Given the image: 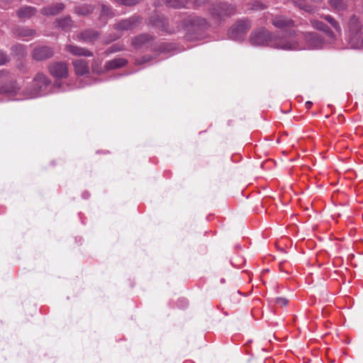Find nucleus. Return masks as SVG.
I'll return each mask as SVG.
<instances>
[{"label": "nucleus", "instance_id": "39", "mask_svg": "<svg viewBox=\"0 0 363 363\" xmlns=\"http://www.w3.org/2000/svg\"><path fill=\"white\" fill-rule=\"evenodd\" d=\"M220 281H221V283H224V282H225V280H224L223 279H222L220 280Z\"/></svg>", "mask_w": 363, "mask_h": 363}, {"label": "nucleus", "instance_id": "2", "mask_svg": "<svg viewBox=\"0 0 363 363\" xmlns=\"http://www.w3.org/2000/svg\"><path fill=\"white\" fill-rule=\"evenodd\" d=\"M296 42L298 48L293 49H320L324 44L323 40L315 33H306L303 34H297L294 32L288 33V43Z\"/></svg>", "mask_w": 363, "mask_h": 363}, {"label": "nucleus", "instance_id": "10", "mask_svg": "<svg viewBox=\"0 0 363 363\" xmlns=\"http://www.w3.org/2000/svg\"><path fill=\"white\" fill-rule=\"evenodd\" d=\"M72 64L77 75H85L89 73V63L86 60L79 59L74 60Z\"/></svg>", "mask_w": 363, "mask_h": 363}, {"label": "nucleus", "instance_id": "17", "mask_svg": "<svg viewBox=\"0 0 363 363\" xmlns=\"http://www.w3.org/2000/svg\"><path fill=\"white\" fill-rule=\"evenodd\" d=\"M311 25L312 26L317 29V30H323V32L325 33V34L330 38H334V34L328 28V26L323 23V22L318 21V20H316V19H311Z\"/></svg>", "mask_w": 363, "mask_h": 363}, {"label": "nucleus", "instance_id": "1", "mask_svg": "<svg viewBox=\"0 0 363 363\" xmlns=\"http://www.w3.org/2000/svg\"><path fill=\"white\" fill-rule=\"evenodd\" d=\"M250 41L255 46L267 45L285 50L298 48L296 42L288 43V34L282 37L272 36L263 28L253 31L250 35Z\"/></svg>", "mask_w": 363, "mask_h": 363}, {"label": "nucleus", "instance_id": "30", "mask_svg": "<svg viewBox=\"0 0 363 363\" xmlns=\"http://www.w3.org/2000/svg\"><path fill=\"white\" fill-rule=\"evenodd\" d=\"M193 23L203 27L207 24V22L204 18L197 17L193 20Z\"/></svg>", "mask_w": 363, "mask_h": 363}, {"label": "nucleus", "instance_id": "11", "mask_svg": "<svg viewBox=\"0 0 363 363\" xmlns=\"http://www.w3.org/2000/svg\"><path fill=\"white\" fill-rule=\"evenodd\" d=\"M99 36V33L94 30H86L77 35V39L85 43H94Z\"/></svg>", "mask_w": 363, "mask_h": 363}, {"label": "nucleus", "instance_id": "6", "mask_svg": "<svg viewBox=\"0 0 363 363\" xmlns=\"http://www.w3.org/2000/svg\"><path fill=\"white\" fill-rule=\"evenodd\" d=\"M362 28V23L359 18L353 16L350 18L348 23V30L350 34V43L352 48H358L359 46V32Z\"/></svg>", "mask_w": 363, "mask_h": 363}, {"label": "nucleus", "instance_id": "21", "mask_svg": "<svg viewBox=\"0 0 363 363\" xmlns=\"http://www.w3.org/2000/svg\"><path fill=\"white\" fill-rule=\"evenodd\" d=\"M165 2L168 6L175 9L186 7L189 4L188 0H165Z\"/></svg>", "mask_w": 363, "mask_h": 363}, {"label": "nucleus", "instance_id": "8", "mask_svg": "<svg viewBox=\"0 0 363 363\" xmlns=\"http://www.w3.org/2000/svg\"><path fill=\"white\" fill-rule=\"evenodd\" d=\"M49 70L51 75L55 78H66L68 75V68L65 62H53L50 65Z\"/></svg>", "mask_w": 363, "mask_h": 363}, {"label": "nucleus", "instance_id": "38", "mask_svg": "<svg viewBox=\"0 0 363 363\" xmlns=\"http://www.w3.org/2000/svg\"><path fill=\"white\" fill-rule=\"evenodd\" d=\"M199 4H203L206 0H196Z\"/></svg>", "mask_w": 363, "mask_h": 363}, {"label": "nucleus", "instance_id": "26", "mask_svg": "<svg viewBox=\"0 0 363 363\" xmlns=\"http://www.w3.org/2000/svg\"><path fill=\"white\" fill-rule=\"evenodd\" d=\"M57 24L62 28H66L71 26L72 21L69 17L57 20Z\"/></svg>", "mask_w": 363, "mask_h": 363}, {"label": "nucleus", "instance_id": "18", "mask_svg": "<svg viewBox=\"0 0 363 363\" xmlns=\"http://www.w3.org/2000/svg\"><path fill=\"white\" fill-rule=\"evenodd\" d=\"M36 13V10L34 7L31 6H23L21 7L17 12L19 18L26 19L32 17Z\"/></svg>", "mask_w": 363, "mask_h": 363}, {"label": "nucleus", "instance_id": "5", "mask_svg": "<svg viewBox=\"0 0 363 363\" xmlns=\"http://www.w3.org/2000/svg\"><path fill=\"white\" fill-rule=\"evenodd\" d=\"M210 13L214 21L220 23L233 15L235 13V8L227 2H218L213 4Z\"/></svg>", "mask_w": 363, "mask_h": 363}, {"label": "nucleus", "instance_id": "28", "mask_svg": "<svg viewBox=\"0 0 363 363\" xmlns=\"http://www.w3.org/2000/svg\"><path fill=\"white\" fill-rule=\"evenodd\" d=\"M116 2L125 6H133L139 2L140 0H115Z\"/></svg>", "mask_w": 363, "mask_h": 363}, {"label": "nucleus", "instance_id": "3", "mask_svg": "<svg viewBox=\"0 0 363 363\" xmlns=\"http://www.w3.org/2000/svg\"><path fill=\"white\" fill-rule=\"evenodd\" d=\"M50 80L43 73H38L33 80L31 87L25 90L26 99H33L46 93Z\"/></svg>", "mask_w": 363, "mask_h": 363}, {"label": "nucleus", "instance_id": "32", "mask_svg": "<svg viewBox=\"0 0 363 363\" xmlns=\"http://www.w3.org/2000/svg\"><path fill=\"white\" fill-rule=\"evenodd\" d=\"M34 34V31L32 30H23L21 33L22 36H32Z\"/></svg>", "mask_w": 363, "mask_h": 363}, {"label": "nucleus", "instance_id": "13", "mask_svg": "<svg viewBox=\"0 0 363 363\" xmlns=\"http://www.w3.org/2000/svg\"><path fill=\"white\" fill-rule=\"evenodd\" d=\"M65 8L62 3H56L45 7L41 10V13L45 16H55L60 13Z\"/></svg>", "mask_w": 363, "mask_h": 363}, {"label": "nucleus", "instance_id": "19", "mask_svg": "<svg viewBox=\"0 0 363 363\" xmlns=\"http://www.w3.org/2000/svg\"><path fill=\"white\" fill-rule=\"evenodd\" d=\"M151 21L155 27L159 28L162 31L169 32L167 28V21L164 18L160 17L159 16H154L152 17Z\"/></svg>", "mask_w": 363, "mask_h": 363}, {"label": "nucleus", "instance_id": "20", "mask_svg": "<svg viewBox=\"0 0 363 363\" xmlns=\"http://www.w3.org/2000/svg\"><path fill=\"white\" fill-rule=\"evenodd\" d=\"M150 40L151 36L148 34H141L132 40V45L135 48H139Z\"/></svg>", "mask_w": 363, "mask_h": 363}, {"label": "nucleus", "instance_id": "16", "mask_svg": "<svg viewBox=\"0 0 363 363\" xmlns=\"http://www.w3.org/2000/svg\"><path fill=\"white\" fill-rule=\"evenodd\" d=\"M128 63L127 60L124 58H116L107 61L105 64V69L106 70L113 69L124 67Z\"/></svg>", "mask_w": 363, "mask_h": 363}, {"label": "nucleus", "instance_id": "23", "mask_svg": "<svg viewBox=\"0 0 363 363\" xmlns=\"http://www.w3.org/2000/svg\"><path fill=\"white\" fill-rule=\"evenodd\" d=\"M324 19L327 21L331 26L338 33L341 32L340 24L330 16L326 15L323 16Z\"/></svg>", "mask_w": 363, "mask_h": 363}, {"label": "nucleus", "instance_id": "14", "mask_svg": "<svg viewBox=\"0 0 363 363\" xmlns=\"http://www.w3.org/2000/svg\"><path fill=\"white\" fill-rule=\"evenodd\" d=\"M65 50L73 55L91 57L93 53L87 49L78 47L77 45H68L65 47Z\"/></svg>", "mask_w": 363, "mask_h": 363}, {"label": "nucleus", "instance_id": "36", "mask_svg": "<svg viewBox=\"0 0 363 363\" xmlns=\"http://www.w3.org/2000/svg\"><path fill=\"white\" fill-rule=\"evenodd\" d=\"M150 59L147 57H143V60L142 62H138V64H141V63H143V62H147L149 61Z\"/></svg>", "mask_w": 363, "mask_h": 363}, {"label": "nucleus", "instance_id": "37", "mask_svg": "<svg viewBox=\"0 0 363 363\" xmlns=\"http://www.w3.org/2000/svg\"><path fill=\"white\" fill-rule=\"evenodd\" d=\"M359 47L358 48H363V37H362L361 43H359Z\"/></svg>", "mask_w": 363, "mask_h": 363}, {"label": "nucleus", "instance_id": "27", "mask_svg": "<svg viewBox=\"0 0 363 363\" xmlns=\"http://www.w3.org/2000/svg\"><path fill=\"white\" fill-rule=\"evenodd\" d=\"M9 61L8 55L0 50V66L6 64Z\"/></svg>", "mask_w": 363, "mask_h": 363}, {"label": "nucleus", "instance_id": "9", "mask_svg": "<svg viewBox=\"0 0 363 363\" xmlns=\"http://www.w3.org/2000/svg\"><path fill=\"white\" fill-rule=\"evenodd\" d=\"M53 50L48 46L36 48L33 52V56L36 60H45L53 56Z\"/></svg>", "mask_w": 363, "mask_h": 363}, {"label": "nucleus", "instance_id": "4", "mask_svg": "<svg viewBox=\"0 0 363 363\" xmlns=\"http://www.w3.org/2000/svg\"><path fill=\"white\" fill-rule=\"evenodd\" d=\"M19 89L14 76L5 69L0 70V94L16 95Z\"/></svg>", "mask_w": 363, "mask_h": 363}, {"label": "nucleus", "instance_id": "7", "mask_svg": "<svg viewBox=\"0 0 363 363\" xmlns=\"http://www.w3.org/2000/svg\"><path fill=\"white\" fill-rule=\"evenodd\" d=\"M250 28V23L247 20L240 21L229 30L228 35L233 40H241Z\"/></svg>", "mask_w": 363, "mask_h": 363}, {"label": "nucleus", "instance_id": "25", "mask_svg": "<svg viewBox=\"0 0 363 363\" xmlns=\"http://www.w3.org/2000/svg\"><path fill=\"white\" fill-rule=\"evenodd\" d=\"M295 5L297 7H298L300 9H303L308 13H312L314 11V9L313 7H311V6L306 5V3L302 1L295 2Z\"/></svg>", "mask_w": 363, "mask_h": 363}, {"label": "nucleus", "instance_id": "35", "mask_svg": "<svg viewBox=\"0 0 363 363\" xmlns=\"http://www.w3.org/2000/svg\"><path fill=\"white\" fill-rule=\"evenodd\" d=\"M313 103L311 101H306V108H310L312 106Z\"/></svg>", "mask_w": 363, "mask_h": 363}, {"label": "nucleus", "instance_id": "22", "mask_svg": "<svg viewBox=\"0 0 363 363\" xmlns=\"http://www.w3.org/2000/svg\"><path fill=\"white\" fill-rule=\"evenodd\" d=\"M75 11L77 13L84 16L91 13L93 11V7L91 5L84 4L76 7Z\"/></svg>", "mask_w": 363, "mask_h": 363}, {"label": "nucleus", "instance_id": "12", "mask_svg": "<svg viewBox=\"0 0 363 363\" xmlns=\"http://www.w3.org/2000/svg\"><path fill=\"white\" fill-rule=\"evenodd\" d=\"M140 22V18L132 17L118 22L116 24V28L119 30H129L133 28L135 26Z\"/></svg>", "mask_w": 363, "mask_h": 363}, {"label": "nucleus", "instance_id": "24", "mask_svg": "<svg viewBox=\"0 0 363 363\" xmlns=\"http://www.w3.org/2000/svg\"><path fill=\"white\" fill-rule=\"evenodd\" d=\"M329 3L333 8L338 11L343 10L345 8L343 0H329Z\"/></svg>", "mask_w": 363, "mask_h": 363}, {"label": "nucleus", "instance_id": "33", "mask_svg": "<svg viewBox=\"0 0 363 363\" xmlns=\"http://www.w3.org/2000/svg\"><path fill=\"white\" fill-rule=\"evenodd\" d=\"M102 13H103V14L106 15V16L110 15L108 7L104 5L102 6Z\"/></svg>", "mask_w": 363, "mask_h": 363}, {"label": "nucleus", "instance_id": "31", "mask_svg": "<svg viewBox=\"0 0 363 363\" xmlns=\"http://www.w3.org/2000/svg\"><path fill=\"white\" fill-rule=\"evenodd\" d=\"M275 303L281 306H286L288 301L285 298L279 297L275 299Z\"/></svg>", "mask_w": 363, "mask_h": 363}, {"label": "nucleus", "instance_id": "29", "mask_svg": "<svg viewBox=\"0 0 363 363\" xmlns=\"http://www.w3.org/2000/svg\"><path fill=\"white\" fill-rule=\"evenodd\" d=\"M123 48L118 45H113L112 46H111L106 51V52L107 54H109V53H113V52H118V51H121L122 50Z\"/></svg>", "mask_w": 363, "mask_h": 363}, {"label": "nucleus", "instance_id": "34", "mask_svg": "<svg viewBox=\"0 0 363 363\" xmlns=\"http://www.w3.org/2000/svg\"><path fill=\"white\" fill-rule=\"evenodd\" d=\"M92 71L94 73L100 74L101 73V70L98 68V67L96 65H92Z\"/></svg>", "mask_w": 363, "mask_h": 363}, {"label": "nucleus", "instance_id": "15", "mask_svg": "<svg viewBox=\"0 0 363 363\" xmlns=\"http://www.w3.org/2000/svg\"><path fill=\"white\" fill-rule=\"evenodd\" d=\"M272 24L277 28H284L293 26L294 22L289 18L277 16L272 20Z\"/></svg>", "mask_w": 363, "mask_h": 363}]
</instances>
